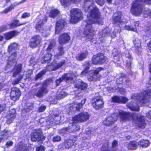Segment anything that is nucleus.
Masks as SVG:
<instances>
[{
  "mask_svg": "<svg viewBox=\"0 0 151 151\" xmlns=\"http://www.w3.org/2000/svg\"><path fill=\"white\" fill-rule=\"evenodd\" d=\"M59 13L58 11L54 9L51 11L49 13V16L51 17L54 18Z\"/></svg>",
  "mask_w": 151,
  "mask_h": 151,
  "instance_id": "39",
  "label": "nucleus"
},
{
  "mask_svg": "<svg viewBox=\"0 0 151 151\" xmlns=\"http://www.w3.org/2000/svg\"><path fill=\"white\" fill-rule=\"evenodd\" d=\"M13 144V142L11 141H10L7 142L6 145V146L9 147L12 146Z\"/></svg>",
  "mask_w": 151,
  "mask_h": 151,
  "instance_id": "59",
  "label": "nucleus"
},
{
  "mask_svg": "<svg viewBox=\"0 0 151 151\" xmlns=\"http://www.w3.org/2000/svg\"><path fill=\"white\" fill-rule=\"evenodd\" d=\"M23 3L24 2L22 1V0L20 2H15L13 4H11L9 7L5 9L4 11V12L5 13H7L14 9V7L18 6L19 4H21Z\"/></svg>",
  "mask_w": 151,
  "mask_h": 151,
  "instance_id": "22",
  "label": "nucleus"
},
{
  "mask_svg": "<svg viewBox=\"0 0 151 151\" xmlns=\"http://www.w3.org/2000/svg\"><path fill=\"white\" fill-rule=\"evenodd\" d=\"M70 39V36L68 33L62 34L59 37V42L60 44L62 45L67 43Z\"/></svg>",
  "mask_w": 151,
  "mask_h": 151,
  "instance_id": "13",
  "label": "nucleus"
},
{
  "mask_svg": "<svg viewBox=\"0 0 151 151\" xmlns=\"http://www.w3.org/2000/svg\"><path fill=\"white\" fill-rule=\"evenodd\" d=\"M48 91L46 88L44 87V85L41 88L37 89L35 93V95L38 97H42L44 94H46Z\"/></svg>",
  "mask_w": 151,
  "mask_h": 151,
  "instance_id": "17",
  "label": "nucleus"
},
{
  "mask_svg": "<svg viewBox=\"0 0 151 151\" xmlns=\"http://www.w3.org/2000/svg\"><path fill=\"white\" fill-rule=\"evenodd\" d=\"M134 24L135 27L138 26L139 24V22L138 21L134 22Z\"/></svg>",
  "mask_w": 151,
  "mask_h": 151,
  "instance_id": "63",
  "label": "nucleus"
},
{
  "mask_svg": "<svg viewBox=\"0 0 151 151\" xmlns=\"http://www.w3.org/2000/svg\"><path fill=\"white\" fill-rule=\"evenodd\" d=\"M10 53L11 54L9 58V60L10 62L11 61L13 62L14 60H15L16 59L17 57V54L15 51L13 52H12L11 53Z\"/></svg>",
  "mask_w": 151,
  "mask_h": 151,
  "instance_id": "38",
  "label": "nucleus"
},
{
  "mask_svg": "<svg viewBox=\"0 0 151 151\" xmlns=\"http://www.w3.org/2000/svg\"><path fill=\"white\" fill-rule=\"evenodd\" d=\"M73 76H72L69 73L65 74L62 77L60 78L59 79H57L56 81V83L57 86L59 85L62 81L63 80H65L66 81L69 80H71L73 79Z\"/></svg>",
  "mask_w": 151,
  "mask_h": 151,
  "instance_id": "18",
  "label": "nucleus"
},
{
  "mask_svg": "<svg viewBox=\"0 0 151 151\" xmlns=\"http://www.w3.org/2000/svg\"><path fill=\"white\" fill-rule=\"evenodd\" d=\"M45 149V148L44 146L41 145L37 148L36 151H44Z\"/></svg>",
  "mask_w": 151,
  "mask_h": 151,
  "instance_id": "51",
  "label": "nucleus"
},
{
  "mask_svg": "<svg viewBox=\"0 0 151 151\" xmlns=\"http://www.w3.org/2000/svg\"><path fill=\"white\" fill-rule=\"evenodd\" d=\"M106 61V58L104 55L98 53L94 55L92 58V63L94 64H102Z\"/></svg>",
  "mask_w": 151,
  "mask_h": 151,
  "instance_id": "7",
  "label": "nucleus"
},
{
  "mask_svg": "<svg viewBox=\"0 0 151 151\" xmlns=\"http://www.w3.org/2000/svg\"><path fill=\"white\" fill-rule=\"evenodd\" d=\"M62 5L67 6L71 4V2H76L81 0H59Z\"/></svg>",
  "mask_w": 151,
  "mask_h": 151,
  "instance_id": "29",
  "label": "nucleus"
},
{
  "mask_svg": "<svg viewBox=\"0 0 151 151\" xmlns=\"http://www.w3.org/2000/svg\"><path fill=\"white\" fill-rule=\"evenodd\" d=\"M124 28L125 29L130 30L131 31L136 32L137 29L136 28H134L132 26L128 25H126L124 27Z\"/></svg>",
  "mask_w": 151,
  "mask_h": 151,
  "instance_id": "44",
  "label": "nucleus"
},
{
  "mask_svg": "<svg viewBox=\"0 0 151 151\" xmlns=\"http://www.w3.org/2000/svg\"><path fill=\"white\" fill-rule=\"evenodd\" d=\"M143 3L151 4V0H136L134 1L131 9L132 13L135 16L139 15L142 9Z\"/></svg>",
  "mask_w": 151,
  "mask_h": 151,
  "instance_id": "3",
  "label": "nucleus"
},
{
  "mask_svg": "<svg viewBox=\"0 0 151 151\" xmlns=\"http://www.w3.org/2000/svg\"><path fill=\"white\" fill-rule=\"evenodd\" d=\"M55 42L54 40L51 42L47 49L48 52L53 51L55 49Z\"/></svg>",
  "mask_w": 151,
  "mask_h": 151,
  "instance_id": "32",
  "label": "nucleus"
},
{
  "mask_svg": "<svg viewBox=\"0 0 151 151\" xmlns=\"http://www.w3.org/2000/svg\"><path fill=\"white\" fill-rule=\"evenodd\" d=\"M120 103H125L127 102L128 100V99L124 97H120Z\"/></svg>",
  "mask_w": 151,
  "mask_h": 151,
  "instance_id": "49",
  "label": "nucleus"
},
{
  "mask_svg": "<svg viewBox=\"0 0 151 151\" xmlns=\"http://www.w3.org/2000/svg\"><path fill=\"white\" fill-rule=\"evenodd\" d=\"M112 101L113 102L120 103V97L118 96H114L112 98Z\"/></svg>",
  "mask_w": 151,
  "mask_h": 151,
  "instance_id": "48",
  "label": "nucleus"
},
{
  "mask_svg": "<svg viewBox=\"0 0 151 151\" xmlns=\"http://www.w3.org/2000/svg\"><path fill=\"white\" fill-rule=\"evenodd\" d=\"M16 111L14 109H12L6 116V122L9 124L12 123L15 117Z\"/></svg>",
  "mask_w": 151,
  "mask_h": 151,
  "instance_id": "16",
  "label": "nucleus"
},
{
  "mask_svg": "<svg viewBox=\"0 0 151 151\" xmlns=\"http://www.w3.org/2000/svg\"><path fill=\"white\" fill-rule=\"evenodd\" d=\"M72 127H71L63 128L62 130V132L65 133H67L68 132H70L73 131H75L78 129L75 130L74 128L76 127V126L74 125H72Z\"/></svg>",
  "mask_w": 151,
  "mask_h": 151,
  "instance_id": "31",
  "label": "nucleus"
},
{
  "mask_svg": "<svg viewBox=\"0 0 151 151\" xmlns=\"http://www.w3.org/2000/svg\"><path fill=\"white\" fill-rule=\"evenodd\" d=\"M149 50H150V51L151 52V41L149 43Z\"/></svg>",
  "mask_w": 151,
  "mask_h": 151,
  "instance_id": "64",
  "label": "nucleus"
},
{
  "mask_svg": "<svg viewBox=\"0 0 151 151\" xmlns=\"http://www.w3.org/2000/svg\"><path fill=\"white\" fill-rule=\"evenodd\" d=\"M86 66V68H85L83 71L81 73V75L82 76H84L88 72L89 68V65L88 63Z\"/></svg>",
  "mask_w": 151,
  "mask_h": 151,
  "instance_id": "42",
  "label": "nucleus"
},
{
  "mask_svg": "<svg viewBox=\"0 0 151 151\" xmlns=\"http://www.w3.org/2000/svg\"><path fill=\"white\" fill-rule=\"evenodd\" d=\"M145 14V17L148 16H151V11L150 10L147 11L146 12Z\"/></svg>",
  "mask_w": 151,
  "mask_h": 151,
  "instance_id": "58",
  "label": "nucleus"
},
{
  "mask_svg": "<svg viewBox=\"0 0 151 151\" xmlns=\"http://www.w3.org/2000/svg\"><path fill=\"white\" fill-rule=\"evenodd\" d=\"M122 15V12H118L117 13H116L114 14V22L115 23H117L121 21V18Z\"/></svg>",
  "mask_w": 151,
  "mask_h": 151,
  "instance_id": "26",
  "label": "nucleus"
},
{
  "mask_svg": "<svg viewBox=\"0 0 151 151\" xmlns=\"http://www.w3.org/2000/svg\"><path fill=\"white\" fill-rule=\"evenodd\" d=\"M118 112L114 113L111 116L106 118L103 122L104 124L110 126L113 124L117 120L118 117V114L120 117L121 120L123 122L133 120L140 127L144 128L146 123L144 117L142 116H137L136 114L126 112L121 110H118Z\"/></svg>",
  "mask_w": 151,
  "mask_h": 151,
  "instance_id": "2",
  "label": "nucleus"
},
{
  "mask_svg": "<svg viewBox=\"0 0 151 151\" xmlns=\"http://www.w3.org/2000/svg\"><path fill=\"white\" fill-rule=\"evenodd\" d=\"M65 24V21L64 19H61L57 22L55 32L56 34L59 33L60 32L63 28Z\"/></svg>",
  "mask_w": 151,
  "mask_h": 151,
  "instance_id": "15",
  "label": "nucleus"
},
{
  "mask_svg": "<svg viewBox=\"0 0 151 151\" xmlns=\"http://www.w3.org/2000/svg\"><path fill=\"white\" fill-rule=\"evenodd\" d=\"M102 68H96L94 71L93 76L91 78H88L89 81H96L97 79V75L98 73L101 70Z\"/></svg>",
  "mask_w": 151,
  "mask_h": 151,
  "instance_id": "27",
  "label": "nucleus"
},
{
  "mask_svg": "<svg viewBox=\"0 0 151 151\" xmlns=\"http://www.w3.org/2000/svg\"><path fill=\"white\" fill-rule=\"evenodd\" d=\"M22 66L21 64H19L15 66L13 70V77H15L20 73L21 70Z\"/></svg>",
  "mask_w": 151,
  "mask_h": 151,
  "instance_id": "20",
  "label": "nucleus"
},
{
  "mask_svg": "<svg viewBox=\"0 0 151 151\" xmlns=\"http://www.w3.org/2000/svg\"><path fill=\"white\" fill-rule=\"evenodd\" d=\"M58 50L59 51V55H61L63 54L64 51H63V48L62 46H60L58 47Z\"/></svg>",
  "mask_w": 151,
  "mask_h": 151,
  "instance_id": "54",
  "label": "nucleus"
},
{
  "mask_svg": "<svg viewBox=\"0 0 151 151\" xmlns=\"http://www.w3.org/2000/svg\"><path fill=\"white\" fill-rule=\"evenodd\" d=\"M70 22L73 23H76L83 18L81 11L77 8H73L70 11Z\"/></svg>",
  "mask_w": 151,
  "mask_h": 151,
  "instance_id": "5",
  "label": "nucleus"
},
{
  "mask_svg": "<svg viewBox=\"0 0 151 151\" xmlns=\"http://www.w3.org/2000/svg\"><path fill=\"white\" fill-rule=\"evenodd\" d=\"M147 116L151 119V111H150L146 114Z\"/></svg>",
  "mask_w": 151,
  "mask_h": 151,
  "instance_id": "61",
  "label": "nucleus"
},
{
  "mask_svg": "<svg viewBox=\"0 0 151 151\" xmlns=\"http://www.w3.org/2000/svg\"><path fill=\"white\" fill-rule=\"evenodd\" d=\"M61 139V137L59 136H54L52 139V140L54 142L60 141Z\"/></svg>",
  "mask_w": 151,
  "mask_h": 151,
  "instance_id": "50",
  "label": "nucleus"
},
{
  "mask_svg": "<svg viewBox=\"0 0 151 151\" xmlns=\"http://www.w3.org/2000/svg\"><path fill=\"white\" fill-rule=\"evenodd\" d=\"M21 95V92L19 89L15 87L11 89L10 93L11 99L14 101H15L19 99Z\"/></svg>",
  "mask_w": 151,
  "mask_h": 151,
  "instance_id": "11",
  "label": "nucleus"
},
{
  "mask_svg": "<svg viewBox=\"0 0 151 151\" xmlns=\"http://www.w3.org/2000/svg\"><path fill=\"white\" fill-rule=\"evenodd\" d=\"M104 104L101 97L99 96L94 98L92 100V104L96 109H99L102 107Z\"/></svg>",
  "mask_w": 151,
  "mask_h": 151,
  "instance_id": "9",
  "label": "nucleus"
},
{
  "mask_svg": "<svg viewBox=\"0 0 151 151\" xmlns=\"http://www.w3.org/2000/svg\"><path fill=\"white\" fill-rule=\"evenodd\" d=\"M74 86L76 88L84 89L87 88V85L86 83H84L82 82V81L80 80V81H78L77 83V84L75 83Z\"/></svg>",
  "mask_w": 151,
  "mask_h": 151,
  "instance_id": "25",
  "label": "nucleus"
},
{
  "mask_svg": "<svg viewBox=\"0 0 151 151\" xmlns=\"http://www.w3.org/2000/svg\"><path fill=\"white\" fill-rule=\"evenodd\" d=\"M18 34L19 32L16 31H11L4 33V37L6 40H9L14 37Z\"/></svg>",
  "mask_w": 151,
  "mask_h": 151,
  "instance_id": "19",
  "label": "nucleus"
},
{
  "mask_svg": "<svg viewBox=\"0 0 151 151\" xmlns=\"http://www.w3.org/2000/svg\"><path fill=\"white\" fill-rule=\"evenodd\" d=\"M119 91L122 94H124L125 93V90L124 88H121L119 89Z\"/></svg>",
  "mask_w": 151,
  "mask_h": 151,
  "instance_id": "60",
  "label": "nucleus"
},
{
  "mask_svg": "<svg viewBox=\"0 0 151 151\" xmlns=\"http://www.w3.org/2000/svg\"><path fill=\"white\" fill-rule=\"evenodd\" d=\"M127 106L132 111H139V106H134V104L133 103L128 104Z\"/></svg>",
  "mask_w": 151,
  "mask_h": 151,
  "instance_id": "35",
  "label": "nucleus"
},
{
  "mask_svg": "<svg viewBox=\"0 0 151 151\" xmlns=\"http://www.w3.org/2000/svg\"><path fill=\"white\" fill-rule=\"evenodd\" d=\"M150 142L147 140L142 139L139 142L138 145L143 148L148 147L150 145Z\"/></svg>",
  "mask_w": 151,
  "mask_h": 151,
  "instance_id": "28",
  "label": "nucleus"
},
{
  "mask_svg": "<svg viewBox=\"0 0 151 151\" xmlns=\"http://www.w3.org/2000/svg\"><path fill=\"white\" fill-rule=\"evenodd\" d=\"M86 134H87L88 135V136L87 137V138H88V139H90L91 138V131H88V132H86Z\"/></svg>",
  "mask_w": 151,
  "mask_h": 151,
  "instance_id": "62",
  "label": "nucleus"
},
{
  "mask_svg": "<svg viewBox=\"0 0 151 151\" xmlns=\"http://www.w3.org/2000/svg\"><path fill=\"white\" fill-rule=\"evenodd\" d=\"M42 40L41 37L39 35H34L30 39L29 46L32 48H35L40 45Z\"/></svg>",
  "mask_w": 151,
  "mask_h": 151,
  "instance_id": "8",
  "label": "nucleus"
},
{
  "mask_svg": "<svg viewBox=\"0 0 151 151\" xmlns=\"http://www.w3.org/2000/svg\"><path fill=\"white\" fill-rule=\"evenodd\" d=\"M117 142L116 140H114L112 144V147L111 150L108 148V142H107L104 145L101 149V151H115L116 149L115 147L117 145Z\"/></svg>",
  "mask_w": 151,
  "mask_h": 151,
  "instance_id": "14",
  "label": "nucleus"
},
{
  "mask_svg": "<svg viewBox=\"0 0 151 151\" xmlns=\"http://www.w3.org/2000/svg\"><path fill=\"white\" fill-rule=\"evenodd\" d=\"M10 132L9 131L6 130H4L2 132V135L3 137L1 138H0V142L2 139L6 140L8 139L9 136L10 135Z\"/></svg>",
  "mask_w": 151,
  "mask_h": 151,
  "instance_id": "33",
  "label": "nucleus"
},
{
  "mask_svg": "<svg viewBox=\"0 0 151 151\" xmlns=\"http://www.w3.org/2000/svg\"><path fill=\"white\" fill-rule=\"evenodd\" d=\"M94 4L93 0H85V6L86 8H87L86 11L89 12V14L86 22V29L83 32V38L88 41L92 39L95 33L92 28V24L95 23L98 24L101 23L99 18L100 12Z\"/></svg>",
  "mask_w": 151,
  "mask_h": 151,
  "instance_id": "1",
  "label": "nucleus"
},
{
  "mask_svg": "<svg viewBox=\"0 0 151 151\" xmlns=\"http://www.w3.org/2000/svg\"><path fill=\"white\" fill-rule=\"evenodd\" d=\"M134 46L136 50L138 52H140L142 51V48L140 46L141 42L140 40L137 38H136L133 40Z\"/></svg>",
  "mask_w": 151,
  "mask_h": 151,
  "instance_id": "21",
  "label": "nucleus"
},
{
  "mask_svg": "<svg viewBox=\"0 0 151 151\" xmlns=\"http://www.w3.org/2000/svg\"><path fill=\"white\" fill-rule=\"evenodd\" d=\"M37 19L38 20L39 19V20L36 24L35 28L37 31L41 32L42 36L45 37L47 36L50 34V30L49 29L46 30L45 29H44L43 27V22H45L47 21V17L45 15H44L43 16L40 15L38 16Z\"/></svg>",
  "mask_w": 151,
  "mask_h": 151,
  "instance_id": "4",
  "label": "nucleus"
},
{
  "mask_svg": "<svg viewBox=\"0 0 151 151\" xmlns=\"http://www.w3.org/2000/svg\"><path fill=\"white\" fill-rule=\"evenodd\" d=\"M73 145V141L71 139H68L64 142V146L66 148H69Z\"/></svg>",
  "mask_w": 151,
  "mask_h": 151,
  "instance_id": "36",
  "label": "nucleus"
},
{
  "mask_svg": "<svg viewBox=\"0 0 151 151\" xmlns=\"http://www.w3.org/2000/svg\"><path fill=\"white\" fill-rule=\"evenodd\" d=\"M22 78L23 76L21 75H20L19 78L13 81L12 82V84L14 85H16L18 84L21 81Z\"/></svg>",
  "mask_w": 151,
  "mask_h": 151,
  "instance_id": "43",
  "label": "nucleus"
},
{
  "mask_svg": "<svg viewBox=\"0 0 151 151\" xmlns=\"http://www.w3.org/2000/svg\"><path fill=\"white\" fill-rule=\"evenodd\" d=\"M23 24H20L19 21L17 20H13L12 21L11 24L7 26H2L0 27V33L8 28H13L17 26H19Z\"/></svg>",
  "mask_w": 151,
  "mask_h": 151,
  "instance_id": "10",
  "label": "nucleus"
},
{
  "mask_svg": "<svg viewBox=\"0 0 151 151\" xmlns=\"http://www.w3.org/2000/svg\"><path fill=\"white\" fill-rule=\"evenodd\" d=\"M51 57V54L48 52L47 53L45 54L44 56L42 57L41 60V62L42 63H48L49 62Z\"/></svg>",
  "mask_w": 151,
  "mask_h": 151,
  "instance_id": "23",
  "label": "nucleus"
},
{
  "mask_svg": "<svg viewBox=\"0 0 151 151\" xmlns=\"http://www.w3.org/2000/svg\"><path fill=\"white\" fill-rule=\"evenodd\" d=\"M86 101V99H84L81 101V103H78L76 106V109L77 110H78L80 108H81L83 105L85 103Z\"/></svg>",
  "mask_w": 151,
  "mask_h": 151,
  "instance_id": "41",
  "label": "nucleus"
},
{
  "mask_svg": "<svg viewBox=\"0 0 151 151\" xmlns=\"http://www.w3.org/2000/svg\"><path fill=\"white\" fill-rule=\"evenodd\" d=\"M67 95V93L64 91H63L59 93L58 94L57 96V99H62Z\"/></svg>",
  "mask_w": 151,
  "mask_h": 151,
  "instance_id": "40",
  "label": "nucleus"
},
{
  "mask_svg": "<svg viewBox=\"0 0 151 151\" xmlns=\"http://www.w3.org/2000/svg\"><path fill=\"white\" fill-rule=\"evenodd\" d=\"M138 145V143L136 141L130 142L127 145V147L129 150H135L137 148Z\"/></svg>",
  "mask_w": 151,
  "mask_h": 151,
  "instance_id": "24",
  "label": "nucleus"
},
{
  "mask_svg": "<svg viewBox=\"0 0 151 151\" xmlns=\"http://www.w3.org/2000/svg\"><path fill=\"white\" fill-rule=\"evenodd\" d=\"M125 56L128 58V60H127V66L128 67H130L131 64V60H132V57L129 52H127L125 54Z\"/></svg>",
  "mask_w": 151,
  "mask_h": 151,
  "instance_id": "34",
  "label": "nucleus"
},
{
  "mask_svg": "<svg viewBox=\"0 0 151 151\" xmlns=\"http://www.w3.org/2000/svg\"><path fill=\"white\" fill-rule=\"evenodd\" d=\"M42 132L40 129H35L31 134L32 140L35 142L38 139H40L42 136Z\"/></svg>",
  "mask_w": 151,
  "mask_h": 151,
  "instance_id": "12",
  "label": "nucleus"
},
{
  "mask_svg": "<svg viewBox=\"0 0 151 151\" xmlns=\"http://www.w3.org/2000/svg\"><path fill=\"white\" fill-rule=\"evenodd\" d=\"M18 48V45L15 43H11L8 47V51L9 53L17 49Z\"/></svg>",
  "mask_w": 151,
  "mask_h": 151,
  "instance_id": "30",
  "label": "nucleus"
},
{
  "mask_svg": "<svg viewBox=\"0 0 151 151\" xmlns=\"http://www.w3.org/2000/svg\"><path fill=\"white\" fill-rule=\"evenodd\" d=\"M96 2L100 6H102L104 3L103 0H95Z\"/></svg>",
  "mask_w": 151,
  "mask_h": 151,
  "instance_id": "55",
  "label": "nucleus"
},
{
  "mask_svg": "<svg viewBox=\"0 0 151 151\" xmlns=\"http://www.w3.org/2000/svg\"><path fill=\"white\" fill-rule=\"evenodd\" d=\"M65 63L64 60H63L60 62L58 63L57 65L55 66V68H53L51 70H55L56 69H58V68H60Z\"/></svg>",
  "mask_w": 151,
  "mask_h": 151,
  "instance_id": "45",
  "label": "nucleus"
},
{
  "mask_svg": "<svg viewBox=\"0 0 151 151\" xmlns=\"http://www.w3.org/2000/svg\"><path fill=\"white\" fill-rule=\"evenodd\" d=\"M27 150L24 145H21L19 146L16 151H26Z\"/></svg>",
  "mask_w": 151,
  "mask_h": 151,
  "instance_id": "47",
  "label": "nucleus"
},
{
  "mask_svg": "<svg viewBox=\"0 0 151 151\" xmlns=\"http://www.w3.org/2000/svg\"><path fill=\"white\" fill-rule=\"evenodd\" d=\"M30 16V14L29 13L25 12L23 14L22 18H25L28 17Z\"/></svg>",
  "mask_w": 151,
  "mask_h": 151,
  "instance_id": "53",
  "label": "nucleus"
},
{
  "mask_svg": "<svg viewBox=\"0 0 151 151\" xmlns=\"http://www.w3.org/2000/svg\"><path fill=\"white\" fill-rule=\"evenodd\" d=\"M46 109V107L44 105L40 106L38 109L39 112H41L44 111Z\"/></svg>",
  "mask_w": 151,
  "mask_h": 151,
  "instance_id": "52",
  "label": "nucleus"
},
{
  "mask_svg": "<svg viewBox=\"0 0 151 151\" xmlns=\"http://www.w3.org/2000/svg\"><path fill=\"white\" fill-rule=\"evenodd\" d=\"M6 107V105L4 104L0 105V113L3 111Z\"/></svg>",
  "mask_w": 151,
  "mask_h": 151,
  "instance_id": "57",
  "label": "nucleus"
},
{
  "mask_svg": "<svg viewBox=\"0 0 151 151\" xmlns=\"http://www.w3.org/2000/svg\"><path fill=\"white\" fill-rule=\"evenodd\" d=\"M89 115L86 112H83L75 115L73 118L74 122H84L87 121L89 118Z\"/></svg>",
  "mask_w": 151,
  "mask_h": 151,
  "instance_id": "6",
  "label": "nucleus"
},
{
  "mask_svg": "<svg viewBox=\"0 0 151 151\" xmlns=\"http://www.w3.org/2000/svg\"><path fill=\"white\" fill-rule=\"evenodd\" d=\"M30 104V105H29L27 104L26 106H27V107L26 108V109L27 111L32 110L33 108V105L32 104Z\"/></svg>",
  "mask_w": 151,
  "mask_h": 151,
  "instance_id": "56",
  "label": "nucleus"
},
{
  "mask_svg": "<svg viewBox=\"0 0 151 151\" xmlns=\"http://www.w3.org/2000/svg\"><path fill=\"white\" fill-rule=\"evenodd\" d=\"M87 55L86 53L82 52L78 55L76 57V58L78 60H81L86 58Z\"/></svg>",
  "mask_w": 151,
  "mask_h": 151,
  "instance_id": "37",
  "label": "nucleus"
},
{
  "mask_svg": "<svg viewBox=\"0 0 151 151\" xmlns=\"http://www.w3.org/2000/svg\"><path fill=\"white\" fill-rule=\"evenodd\" d=\"M46 72V71L45 70H42L37 75H36L35 78L37 80L40 78Z\"/></svg>",
  "mask_w": 151,
  "mask_h": 151,
  "instance_id": "46",
  "label": "nucleus"
}]
</instances>
